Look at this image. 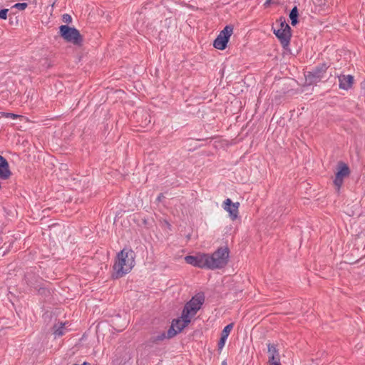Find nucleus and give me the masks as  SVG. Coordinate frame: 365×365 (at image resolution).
<instances>
[{"mask_svg": "<svg viewBox=\"0 0 365 365\" xmlns=\"http://www.w3.org/2000/svg\"><path fill=\"white\" fill-rule=\"evenodd\" d=\"M28 6V4L26 3H16L13 6L14 8H16L19 10L23 11L26 9Z\"/></svg>", "mask_w": 365, "mask_h": 365, "instance_id": "obj_23", "label": "nucleus"}, {"mask_svg": "<svg viewBox=\"0 0 365 365\" xmlns=\"http://www.w3.org/2000/svg\"><path fill=\"white\" fill-rule=\"evenodd\" d=\"M349 174L350 170L349 166L343 162H339L337 165V172L334 180V183L338 189L341 186L344 178L349 176Z\"/></svg>", "mask_w": 365, "mask_h": 365, "instance_id": "obj_6", "label": "nucleus"}, {"mask_svg": "<svg viewBox=\"0 0 365 365\" xmlns=\"http://www.w3.org/2000/svg\"><path fill=\"white\" fill-rule=\"evenodd\" d=\"M232 26H226L222 31H221L213 42V46L219 50H224L227 47V44L230 37L232 34Z\"/></svg>", "mask_w": 365, "mask_h": 365, "instance_id": "obj_5", "label": "nucleus"}, {"mask_svg": "<svg viewBox=\"0 0 365 365\" xmlns=\"http://www.w3.org/2000/svg\"><path fill=\"white\" fill-rule=\"evenodd\" d=\"M39 295H41L44 297H47L51 295L50 290L44 287L41 286V282L39 284L38 287L36 288V289Z\"/></svg>", "mask_w": 365, "mask_h": 365, "instance_id": "obj_16", "label": "nucleus"}, {"mask_svg": "<svg viewBox=\"0 0 365 365\" xmlns=\"http://www.w3.org/2000/svg\"><path fill=\"white\" fill-rule=\"evenodd\" d=\"M205 297L202 294H198L185 304L182 313L184 314V317L190 319L194 317L197 311L200 309L201 306L204 303Z\"/></svg>", "mask_w": 365, "mask_h": 365, "instance_id": "obj_4", "label": "nucleus"}, {"mask_svg": "<svg viewBox=\"0 0 365 365\" xmlns=\"http://www.w3.org/2000/svg\"><path fill=\"white\" fill-rule=\"evenodd\" d=\"M8 11H9V9H1L0 10V19H6Z\"/></svg>", "mask_w": 365, "mask_h": 365, "instance_id": "obj_25", "label": "nucleus"}, {"mask_svg": "<svg viewBox=\"0 0 365 365\" xmlns=\"http://www.w3.org/2000/svg\"><path fill=\"white\" fill-rule=\"evenodd\" d=\"M267 348L269 354V365H282L280 363V356L276 345L273 344H268Z\"/></svg>", "mask_w": 365, "mask_h": 365, "instance_id": "obj_8", "label": "nucleus"}, {"mask_svg": "<svg viewBox=\"0 0 365 365\" xmlns=\"http://www.w3.org/2000/svg\"><path fill=\"white\" fill-rule=\"evenodd\" d=\"M230 250L227 247H220L212 255L198 253L185 257L186 263L201 269H217L225 267L229 261Z\"/></svg>", "mask_w": 365, "mask_h": 365, "instance_id": "obj_1", "label": "nucleus"}, {"mask_svg": "<svg viewBox=\"0 0 365 365\" xmlns=\"http://www.w3.org/2000/svg\"><path fill=\"white\" fill-rule=\"evenodd\" d=\"M53 334L56 336H61L64 334V324H61L59 326L55 325L53 327Z\"/></svg>", "mask_w": 365, "mask_h": 365, "instance_id": "obj_17", "label": "nucleus"}, {"mask_svg": "<svg viewBox=\"0 0 365 365\" xmlns=\"http://www.w3.org/2000/svg\"><path fill=\"white\" fill-rule=\"evenodd\" d=\"M100 255L101 256V260H106V259H107V258H108L107 257V254H106L105 250H101Z\"/></svg>", "mask_w": 365, "mask_h": 365, "instance_id": "obj_27", "label": "nucleus"}, {"mask_svg": "<svg viewBox=\"0 0 365 365\" xmlns=\"http://www.w3.org/2000/svg\"><path fill=\"white\" fill-rule=\"evenodd\" d=\"M162 197H164L163 195V194H160V195L158 197V200L160 201Z\"/></svg>", "mask_w": 365, "mask_h": 365, "instance_id": "obj_29", "label": "nucleus"}, {"mask_svg": "<svg viewBox=\"0 0 365 365\" xmlns=\"http://www.w3.org/2000/svg\"><path fill=\"white\" fill-rule=\"evenodd\" d=\"M190 320L191 319L189 317H187V318L184 317V314L182 313L181 318L174 319L172 323L173 324L175 328L177 329V331L180 332L190 324Z\"/></svg>", "mask_w": 365, "mask_h": 365, "instance_id": "obj_14", "label": "nucleus"}, {"mask_svg": "<svg viewBox=\"0 0 365 365\" xmlns=\"http://www.w3.org/2000/svg\"><path fill=\"white\" fill-rule=\"evenodd\" d=\"M3 116H4L6 118H11L12 119H16L19 117V115L11 113H4Z\"/></svg>", "mask_w": 365, "mask_h": 365, "instance_id": "obj_26", "label": "nucleus"}, {"mask_svg": "<svg viewBox=\"0 0 365 365\" xmlns=\"http://www.w3.org/2000/svg\"><path fill=\"white\" fill-rule=\"evenodd\" d=\"M178 333H180V332L177 331V329L175 328L173 324L172 323L170 327L168 330L166 337L168 339H171V338L174 337Z\"/></svg>", "mask_w": 365, "mask_h": 365, "instance_id": "obj_19", "label": "nucleus"}, {"mask_svg": "<svg viewBox=\"0 0 365 365\" xmlns=\"http://www.w3.org/2000/svg\"><path fill=\"white\" fill-rule=\"evenodd\" d=\"M62 21L68 24L70 23H71L72 21V17L70 14H64L63 16H62Z\"/></svg>", "mask_w": 365, "mask_h": 365, "instance_id": "obj_24", "label": "nucleus"}, {"mask_svg": "<svg viewBox=\"0 0 365 365\" xmlns=\"http://www.w3.org/2000/svg\"><path fill=\"white\" fill-rule=\"evenodd\" d=\"M269 3H270V0H267L265 2V4H269Z\"/></svg>", "mask_w": 365, "mask_h": 365, "instance_id": "obj_31", "label": "nucleus"}, {"mask_svg": "<svg viewBox=\"0 0 365 365\" xmlns=\"http://www.w3.org/2000/svg\"><path fill=\"white\" fill-rule=\"evenodd\" d=\"M221 365H227V362L225 361H223L222 362Z\"/></svg>", "mask_w": 365, "mask_h": 365, "instance_id": "obj_30", "label": "nucleus"}, {"mask_svg": "<svg viewBox=\"0 0 365 365\" xmlns=\"http://www.w3.org/2000/svg\"><path fill=\"white\" fill-rule=\"evenodd\" d=\"M339 78V87L343 90H349L354 83V77L351 75H340Z\"/></svg>", "mask_w": 365, "mask_h": 365, "instance_id": "obj_11", "label": "nucleus"}, {"mask_svg": "<svg viewBox=\"0 0 365 365\" xmlns=\"http://www.w3.org/2000/svg\"><path fill=\"white\" fill-rule=\"evenodd\" d=\"M166 338V335L165 332H163L157 336H153L150 337V341L152 343H158L160 341H163Z\"/></svg>", "mask_w": 365, "mask_h": 365, "instance_id": "obj_18", "label": "nucleus"}, {"mask_svg": "<svg viewBox=\"0 0 365 365\" xmlns=\"http://www.w3.org/2000/svg\"><path fill=\"white\" fill-rule=\"evenodd\" d=\"M135 252L130 249H123L118 252L113 266L112 277L119 279L129 273L135 265Z\"/></svg>", "mask_w": 365, "mask_h": 365, "instance_id": "obj_2", "label": "nucleus"}, {"mask_svg": "<svg viewBox=\"0 0 365 365\" xmlns=\"http://www.w3.org/2000/svg\"><path fill=\"white\" fill-rule=\"evenodd\" d=\"M41 279L38 277L36 276L35 274L32 272H27L25 274V281L26 284L34 289L38 287L39 284L41 282Z\"/></svg>", "mask_w": 365, "mask_h": 365, "instance_id": "obj_13", "label": "nucleus"}, {"mask_svg": "<svg viewBox=\"0 0 365 365\" xmlns=\"http://www.w3.org/2000/svg\"><path fill=\"white\" fill-rule=\"evenodd\" d=\"M298 15L297 7L294 6L289 13V18L292 26H295L298 23Z\"/></svg>", "mask_w": 365, "mask_h": 365, "instance_id": "obj_15", "label": "nucleus"}, {"mask_svg": "<svg viewBox=\"0 0 365 365\" xmlns=\"http://www.w3.org/2000/svg\"><path fill=\"white\" fill-rule=\"evenodd\" d=\"M98 328H99V327H98V326H96V332H97V333H98Z\"/></svg>", "mask_w": 365, "mask_h": 365, "instance_id": "obj_32", "label": "nucleus"}, {"mask_svg": "<svg viewBox=\"0 0 365 365\" xmlns=\"http://www.w3.org/2000/svg\"><path fill=\"white\" fill-rule=\"evenodd\" d=\"M11 175L9 163L5 158L0 155V178L6 180Z\"/></svg>", "mask_w": 365, "mask_h": 365, "instance_id": "obj_10", "label": "nucleus"}, {"mask_svg": "<svg viewBox=\"0 0 365 365\" xmlns=\"http://www.w3.org/2000/svg\"><path fill=\"white\" fill-rule=\"evenodd\" d=\"M329 66L327 63H322L317 66L312 72H310L309 77H312L315 81H320L323 77L324 74L328 69Z\"/></svg>", "mask_w": 365, "mask_h": 365, "instance_id": "obj_12", "label": "nucleus"}, {"mask_svg": "<svg viewBox=\"0 0 365 365\" xmlns=\"http://www.w3.org/2000/svg\"><path fill=\"white\" fill-rule=\"evenodd\" d=\"M232 328H233L232 323L227 324L222 331L221 336L227 338L230 331H232Z\"/></svg>", "mask_w": 365, "mask_h": 365, "instance_id": "obj_20", "label": "nucleus"}, {"mask_svg": "<svg viewBox=\"0 0 365 365\" xmlns=\"http://www.w3.org/2000/svg\"><path fill=\"white\" fill-rule=\"evenodd\" d=\"M274 34L279 38L283 48L287 49L291 39V31H284V29H274Z\"/></svg>", "mask_w": 365, "mask_h": 365, "instance_id": "obj_9", "label": "nucleus"}, {"mask_svg": "<svg viewBox=\"0 0 365 365\" xmlns=\"http://www.w3.org/2000/svg\"><path fill=\"white\" fill-rule=\"evenodd\" d=\"M227 339V338H226V337H225V336H221L220 339V341H219V342H218V344H217L218 350H219L220 351L223 349V347H224V346H225V342H226Z\"/></svg>", "mask_w": 365, "mask_h": 365, "instance_id": "obj_22", "label": "nucleus"}, {"mask_svg": "<svg viewBox=\"0 0 365 365\" xmlns=\"http://www.w3.org/2000/svg\"><path fill=\"white\" fill-rule=\"evenodd\" d=\"M60 36L67 42L80 46L83 42V38L79 31L75 27H70L68 25H61L59 27Z\"/></svg>", "mask_w": 365, "mask_h": 365, "instance_id": "obj_3", "label": "nucleus"}, {"mask_svg": "<svg viewBox=\"0 0 365 365\" xmlns=\"http://www.w3.org/2000/svg\"><path fill=\"white\" fill-rule=\"evenodd\" d=\"M239 202H232L230 198L224 201L223 208L229 212V215L232 220H235L238 217Z\"/></svg>", "mask_w": 365, "mask_h": 365, "instance_id": "obj_7", "label": "nucleus"}, {"mask_svg": "<svg viewBox=\"0 0 365 365\" xmlns=\"http://www.w3.org/2000/svg\"><path fill=\"white\" fill-rule=\"evenodd\" d=\"M279 21L280 22V28L279 29H284V31H291V28L287 24L286 20H285L284 18L281 17Z\"/></svg>", "mask_w": 365, "mask_h": 365, "instance_id": "obj_21", "label": "nucleus"}, {"mask_svg": "<svg viewBox=\"0 0 365 365\" xmlns=\"http://www.w3.org/2000/svg\"><path fill=\"white\" fill-rule=\"evenodd\" d=\"M361 87L363 89H365V79L361 82Z\"/></svg>", "mask_w": 365, "mask_h": 365, "instance_id": "obj_28", "label": "nucleus"}]
</instances>
